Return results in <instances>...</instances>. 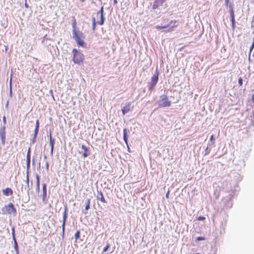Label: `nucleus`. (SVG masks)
Returning <instances> with one entry per match:
<instances>
[{"instance_id":"1","label":"nucleus","mask_w":254,"mask_h":254,"mask_svg":"<svg viewBox=\"0 0 254 254\" xmlns=\"http://www.w3.org/2000/svg\"><path fill=\"white\" fill-rule=\"evenodd\" d=\"M72 37L79 46L82 47H85L86 46V44L84 43L83 40L84 39V36L79 30L73 31Z\"/></svg>"},{"instance_id":"2","label":"nucleus","mask_w":254,"mask_h":254,"mask_svg":"<svg viewBox=\"0 0 254 254\" xmlns=\"http://www.w3.org/2000/svg\"><path fill=\"white\" fill-rule=\"evenodd\" d=\"M2 213L3 214H13L15 215L16 214V209L14 208L13 204L10 202L7 205H5L1 209Z\"/></svg>"},{"instance_id":"3","label":"nucleus","mask_w":254,"mask_h":254,"mask_svg":"<svg viewBox=\"0 0 254 254\" xmlns=\"http://www.w3.org/2000/svg\"><path fill=\"white\" fill-rule=\"evenodd\" d=\"M72 54L73 55L72 60L75 64H80L83 62L84 56L79 51L76 49H73Z\"/></svg>"},{"instance_id":"4","label":"nucleus","mask_w":254,"mask_h":254,"mask_svg":"<svg viewBox=\"0 0 254 254\" xmlns=\"http://www.w3.org/2000/svg\"><path fill=\"white\" fill-rule=\"evenodd\" d=\"M178 26V22L176 21H171L167 26H157L156 28L158 30L164 29L163 31L167 32L171 31L173 30V28L176 27Z\"/></svg>"},{"instance_id":"5","label":"nucleus","mask_w":254,"mask_h":254,"mask_svg":"<svg viewBox=\"0 0 254 254\" xmlns=\"http://www.w3.org/2000/svg\"><path fill=\"white\" fill-rule=\"evenodd\" d=\"M171 105V102L168 100L166 95L161 96L159 101V106L160 107H169Z\"/></svg>"},{"instance_id":"6","label":"nucleus","mask_w":254,"mask_h":254,"mask_svg":"<svg viewBox=\"0 0 254 254\" xmlns=\"http://www.w3.org/2000/svg\"><path fill=\"white\" fill-rule=\"evenodd\" d=\"M5 125H4L0 128V138L1 141V143L3 145L5 143Z\"/></svg>"},{"instance_id":"7","label":"nucleus","mask_w":254,"mask_h":254,"mask_svg":"<svg viewBox=\"0 0 254 254\" xmlns=\"http://www.w3.org/2000/svg\"><path fill=\"white\" fill-rule=\"evenodd\" d=\"M25 182L26 184L24 188L25 190L27 191V193H29L30 190L32 188V181L31 182V184H29V172L27 171L26 173V177Z\"/></svg>"},{"instance_id":"8","label":"nucleus","mask_w":254,"mask_h":254,"mask_svg":"<svg viewBox=\"0 0 254 254\" xmlns=\"http://www.w3.org/2000/svg\"><path fill=\"white\" fill-rule=\"evenodd\" d=\"M158 74L154 75L151 77V80L150 83V86L149 87V89L150 90H152L154 88L155 86H156V85L158 82Z\"/></svg>"},{"instance_id":"9","label":"nucleus","mask_w":254,"mask_h":254,"mask_svg":"<svg viewBox=\"0 0 254 254\" xmlns=\"http://www.w3.org/2000/svg\"><path fill=\"white\" fill-rule=\"evenodd\" d=\"M166 0H155L153 4L152 8L153 9H159L161 6L163 5Z\"/></svg>"},{"instance_id":"10","label":"nucleus","mask_w":254,"mask_h":254,"mask_svg":"<svg viewBox=\"0 0 254 254\" xmlns=\"http://www.w3.org/2000/svg\"><path fill=\"white\" fill-rule=\"evenodd\" d=\"M131 108V104L130 103L128 102L126 103L125 106H124L122 109L123 115H125L128 113Z\"/></svg>"},{"instance_id":"11","label":"nucleus","mask_w":254,"mask_h":254,"mask_svg":"<svg viewBox=\"0 0 254 254\" xmlns=\"http://www.w3.org/2000/svg\"><path fill=\"white\" fill-rule=\"evenodd\" d=\"M64 215H63V224H62L63 230H64V229L65 221H66V219L67 218V207L66 205H65L64 206Z\"/></svg>"},{"instance_id":"12","label":"nucleus","mask_w":254,"mask_h":254,"mask_svg":"<svg viewBox=\"0 0 254 254\" xmlns=\"http://www.w3.org/2000/svg\"><path fill=\"white\" fill-rule=\"evenodd\" d=\"M230 16H231V21L232 22V29L234 30L235 27V14L233 10V9H231L230 10Z\"/></svg>"},{"instance_id":"13","label":"nucleus","mask_w":254,"mask_h":254,"mask_svg":"<svg viewBox=\"0 0 254 254\" xmlns=\"http://www.w3.org/2000/svg\"><path fill=\"white\" fill-rule=\"evenodd\" d=\"M130 133V131L127 128H124L123 130V134H124V140L126 142V144L127 145V138H128V134Z\"/></svg>"},{"instance_id":"14","label":"nucleus","mask_w":254,"mask_h":254,"mask_svg":"<svg viewBox=\"0 0 254 254\" xmlns=\"http://www.w3.org/2000/svg\"><path fill=\"white\" fill-rule=\"evenodd\" d=\"M2 193L5 196L11 195L13 194V191L10 188H7L2 190Z\"/></svg>"},{"instance_id":"15","label":"nucleus","mask_w":254,"mask_h":254,"mask_svg":"<svg viewBox=\"0 0 254 254\" xmlns=\"http://www.w3.org/2000/svg\"><path fill=\"white\" fill-rule=\"evenodd\" d=\"M30 149L29 148L27 155H26V165L27 169L30 167Z\"/></svg>"},{"instance_id":"16","label":"nucleus","mask_w":254,"mask_h":254,"mask_svg":"<svg viewBox=\"0 0 254 254\" xmlns=\"http://www.w3.org/2000/svg\"><path fill=\"white\" fill-rule=\"evenodd\" d=\"M47 186L46 184H43L42 185V190H43V194L42 197L43 200H44L47 196Z\"/></svg>"},{"instance_id":"17","label":"nucleus","mask_w":254,"mask_h":254,"mask_svg":"<svg viewBox=\"0 0 254 254\" xmlns=\"http://www.w3.org/2000/svg\"><path fill=\"white\" fill-rule=\"evenodd\" d=\"M90 203V201L89 199H87L85 201V210H83V212L84 213H87L86 211H87L89 209Z\"/></svg>"},{"instance_id":"18","label":"nucleus","mask_w":254,"mask_h":254,"mask_svg":"<svg viewBox=\"0 0 254 254\" xmlns=\"http://www.w3.org/2000/svg\"><path fill=\"white\" fill-rule=\"evenodd\" d=\"M98 195L97 196V199L98 200H101L102 202L104 203H106V201L104 197L103 194L101 191H98Z\"/></svg>"},{"instance_id":"19","label":"nucleus","mask_w":254,"mask_h":254,"mask_svg":"<svg viewBox=\"0 0 254 254\" xmlns=\"http://www.w3.org/2000/svg\"><path fill=\"white\" fill-rule=\"evenodd\" d=\"M99 15L100 16V20L99 21H97V23L100 25H103L105 21L104 14H100Z\"/></svg>"},{"instance_id":"20","label":"nucleus","mask_w":254,"mask_h":254,"mask_svg":"<svg viewBox=\"0 0 254 254\" xmlns=\"http://www.w3.org/2000/svg\"><path fill=\"white\" fill-rule=\"evenodd\" d=\"M81 148L84 150V152L83 153V156L84 158H86L88 155V154L87 153V148L84 145H82L81 146Z\"/></svg>"},{"instance_id":"21","label":"nucleus","mask_w":254,"mask_h":254,"mask_svg":"<svg viewBox=\"0 0 254 254\" xmlns=\"http://www.w3.org/2000/svg\"><path fill=\"white\" fill-rule=\"evenodd\" d=\"M14 240V249L16 251V253L17 254H19V250H18V246L17 242L16 241V239H13Z\"/></svg>"},{"instance_id":"22","label":"nucleus","mask_w":254,"mask_h":254,"mask_svg":"<svg viewBox=\"0 0 254 254\" xmlns=\"http://www.w3.org/2000/svg\"><path fill=\"white\" fill-rule=\"evenodd\" d=\"M72 32L78 31V29L76 28V22L75 19H74V21H73V23H72Z\"/></svg>"},{"instance_id":"23","label":"nucleus","mask_w":254,"mask_h":254,"mask_svg":"<svg viewBox=\"0 0 254 254\" xmlns=\"http://www.w3.org/2000/svg\"><path fill=\"white\" fill-rule=\"evenodd\" d=\"M54 143H55V140L54 139H52L51 135H50V144L51 145V147H52V149L54 148Z\"/></svg>"},{"instance_id":"24","label":"nucleus","mask_w":254,"mask_h":254,"mask_svg":"<svg viewBox=\"0 0 254 254\" xmlns=\"http://www.w3.org/2000/svg\"><path fill=\"white\" fill-rule=\"evenodd\" d=\"M214 143V137L213 135H212L210 137V142L208 143V145L210 146Z\"/></svg>"},{"instance_id":"25","label":"nucleus","mask_w":254,"mask_h":254,"mask_svg":"<svg viewBox=\"0 0 254 254\" xmlns=\"http://www.w3.org/2000/svg\"><path fill=\"white\" fill-rule=\"evenodd\" d=\"M95 26H96V21L94 17L92 18V29L93 31L95 29Z\"/></svg>"},{"instance_id":"26","label":"nucleus","mask_w":254,"mask_h":254,"mask_svg":"<svg viewBox=\"0 0 254 254\" xmlns=\"http://www.w3.org/2000/svg\"><path fill=\"white\" fill-rule=\"evenodd\" d=\"M38 131H39V128H35V130H34V134L33 141L36 138L37 135V134L38 133Z\"/></svg>"},{"instance_id":"27","label":"nucleus","mask_w":254,"mask_h":254,"mask_svg":"<svg viewBox=\"0 0 254 254\" xmlns=\"http://www.w3.org/2000/svg\"><path fill=\"white\" fill-rule=\"evenodd\" d=\"M254 48V40H253V43H252V44L250 47V49L249 59H250L251 53L252 52Z\"/></svg>"},{"instance_id":"28","label":"nucleus","mask_w":254,"mask_h":254,"mask_svg":"<svg viewBox=\"0 0 254 254\" xmlns=\"http://www.w3.org/2000/svg\"><path fill=\"white\" fill-rule=\"evenodd\" d=\"M36 186L39 187L40 186V177L38 175H36Z\"/></svg>"},{"instance_id":"29","label":"nucleus","mask_w":254,"mask_h":254,"mask_svg":"<svg viewBox=\"0 0 254 254\" xmlns=\"http://www.w3.org/2000/svg\"><path fill=\"white\" fill-rule=\"evenodd\" d=\"M100 14H104V7L102 6L101 9L97 13V16Z\"/></svg>"},{"instance_id":"30","label":"nucleus","mask_w":254,"mask_h":254,"mask_svg":"<svg viewBox=\"0 0 254 254\" xmlns=\"http://www.w3.org/2000/svg\"><path fill=\"white\" fill-rule=\"evenodd\" d=\"M110 247V244H107L106 246L105 247V248L103 249V252H106L109 248Z\"/></svg>"},{"instance_id":"31","label":"nucleus","mask_w":254,"mask_h":254,"mask_svg":"<svg viewBox=\"0 0 254 254\" xmlns=\"http://www.w3.org/2000/svg\"><path fill=\"white\" fill-rule=\"evenodd\" d=\"M238 83L241 86L243 84V79L241 77H240L238 79Z\"/></svg>"},{"instance_id":"32","label":"nucleus","mask_w":254,"mask_h":254,"mask_svg":"<svg viewBox=\"0 0 254 254\" xmlns=\"http://www.w3.org/2000/svg\"><path fill=\"white\" fill-rule=\"evenodd\" d=\"M208 146L209 145H208L207 147H206V148L205 150V154H209L210 151V150L209 149Z\"/></svg>"},{"instance_id":"33","label":"nucleus","mask_w":254,"mask_h":254,"mask_svg":"<svg viewBox=\"0 0 254 254\" xmlns=\"http://www.w3.org/2000/svg\"><path fill=\"white\" fill-rule=\"evenodd\" d=\"M80 232L79 231H77L75 234V238H78L79 237Z\"/></svg>"},{"instance_id":"34","label":"nucleus","mask_w":254,"mask_h":254,"mask_svg":"<svg viewBox=\"0 0 254 254\" xmlns=\"http://www.w3.org/2000/svg\"><path fill=\"white\" fill-rule=\"evenodd\" d=\"M35 128H39V122L38 120L36 121Z\"/></svg>"},{"instance_id":"35","label":"nucleus","mask_w":254,"mask_h":254,"mask_svg":"<svg viewBox=\"0 0 254 254\" xmlns=\"http://www.w3.org/2000/svg\"><path fill=\"white\" fill-rule=\"evenodd\" d=\"M205 219V218L203 216H199L198 217L197 220H204Z\"/></svg>"},{"instance_id":"36","label":"nucleus","mask_w":254,"mask_h":254,"mask_svg":"<svg viewBox=\"0 0 254 254\" xmlns=\"http://www.w3.org/2000/svg\"><path fill=\"white\" fill-rule=\"evenodd\" d=\"M2 120H3V122L4 123V124L5 125L6 124V118L5 116H3V118H2Z\"/></svg>"},{"instance_id":"37","label":"nucleus","mask_w":254,"mask_h":254,"mask_svg":"<svg viewBox=\"0 0 254 254\" xmlns=\"http://www.w3.org/2000/svg\"><path fill=\"white\" fill-rule=\"evenodd\" d=\"M25 6L26 8H28V5L27 3L26 0H25Z\"/></svg>"},{"instance_id":"38","label":"nucleus","mask_w":254,"mask_h":254,"mask_svg":"<svg viewBox=\"0 0 254 254\" xmlns=\"http://www.w3.org/2000/svg\"><path fill=\"white\" fill-rule=\"evenodd\" d=\"M46 165L47 169L48 170V169H49V164H48V162H46Z\"/></svg>"},{"instance_id":"39","label":"nucleus","mask_w":254,"mask_h":254,"mask_svg":"<svg viewBox=\"0 0 254 254\" xmlns=\"http://www.w3.org/2000/svg\"><path fill=\"white\" fill-rule=\"evenodd\" d=\"M53 150H54V148L52 149V147H51V153L52 155L53 154Z\"/></svg>"},{"instance_id":"40","label":"nucleus","mask_w":254,"mask_h":254,"mask_svg":"<svg viewBox=\"0 0 254 254\" xmlns=\"http://www.w3.org/2000/svg\"><path fill=\"white\" fill-rule=\"evenodd\" d=\"M169 192L168 191V192L166 193V197L167 198V197H168V196H169Z\"/></svg>"},{"instance_id":"41","label":"nucleus","mask_w":254,"mask_h":254,"mask_svg":"<svg viewBox=\"0 0 254 254\" xmlns=\"http://www.w3.org/2000/svg\"><path fill=\"white\" fill-rule=\"evenodd\" d=\"M39 189H40V186H39V187L38 186H37V190L38 191H39Z\"/></svg>"},{"instance_id":"42","label":"nucleus","mask_w":254,"mask_h":254,"mask_svg":"<svg viewBox=\"0 0 254 254\" xmlns=\"http://www.w3.org/2000/svg\"><path fill=\"white\" fill-rule=\"evenodd\" d=\"M114 2L115 3H117V0H114Z\"/></svg>"},{"instance_id":"43","label":"nucleus","mask_w":254,"mask_h":254,"mask_svg":"<svg viewBox=\"0 0 254 254\" xmlns=\"http://www.w3.org/2000/svg\"><path fill=\"white\" fill-rule=\"evenodd\" d=\"M21 191H23V186H22L21 188Z\"/></svg>"},{"instance_id":"44","label":"nucleus","mask_w":254,"mask_h":254,"mask_svg":"<svg viewBox=\"0 0 254 254\" xmlns=\"http://www.w3.org/2000/svg\"><path fill=\"white\" fill-rule=\"evenodd\" d=\"M11 78H10V84L11 85Z\"/></svg>"},{"instance_id":"45","label":"nucleus","mask_w":254,"mask_h":254,"mask_svg":"<svg viewBox=\"0 0 254 254\" xmlns=\"http://www.w3.org/2000/svg\"><path fill=\"white\" fill-rule=\"evenodd\" d=\"M196 238H199V239H200V238H202L201 237H197Z\"/></svg>"},{"instance_id":"46","label":"nucleus","mask_w":254,"mask_h":254,"mask_svg":"<svg viewBox=\"0 0 254 254\" xmlns=\"http://www.w3.org/2000/svg\"><path fill=\"white\" fill-rule=\"evenodd\" d=\"M13 238H15L14 234H13Z\"/></svg>"},{"instance_id":"47","label":"nucleus","mask_w":254,"mask_h":254,"mask_svg":"<svg viewBox=\"0 0 254 254\" xmlns=\"http://www.w3.org/2000/svg\"><path fill=\"white\" fill-rule=\"evenodd\" d=\"M11 92H12V90H11V89H10V93H11Z\"/></svg>"},{"instance_id":"48","label":"nucleus","mask_w":254,"mask_h":254,"mask_svg":"<svg viewBox=\"0 0 254 254\" xmlns=\"http://www.w3.org/2000/svg\"><path fill=\"white\" fill-rule=\"evenodd\" d=\"M197 240H201V239H197Z\"/></svg>"},{"instance_id":"49","label":"nucleus","mask_w":254,"mask_h":254,"mask_svg":"<svg viewBox=\"0 0 254 254\" xmlns=\"http://www.w3.org/2000/svg\"><path fill=\"white\" fill-rule=\"evenodd\" d=\"M82 1H83L84 0H81Z\"/></svg>"},{"instance_id":"50","label":"nucleus","mask_w":254,"mask_h":254,"mask_svg":"<svg viewBox=\"0 0 254 254\" xmlns=\"http://www.w3.org/2000/svg\"><path fill=\"white\" fill-rule=\"evenodd\" d=\"M228 0H226V1H228Z\"/></svg>"}]
</instances>
